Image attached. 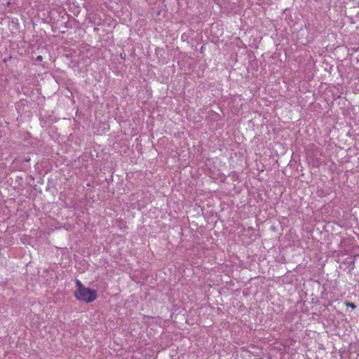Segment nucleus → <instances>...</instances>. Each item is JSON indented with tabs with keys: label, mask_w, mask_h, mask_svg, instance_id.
Masks as SVG:
<instances>
[{
	"label": "nucleus",
	"mask_w": 359,
	"mask_h": 359,
	"mask_svg": "<svg viewBox=\"0 0 359 359\" xmlns=\"http://www.w3.org/2000/svg\"><path fill=\"white\" fill-rule=\"evenodd\" d=\"M77 290L75 291V297L79 301L92 302L97 298V292L94 290L86 287L80 280H76Z\"/></svg>",
	"instance_id": "obj_1"
},
{
	"label": "nucleus",
	"mask_w": 359,
	"mask_h": 359,
	"mask_svg": "<svg viewBox=\"0 0 359 359\" xmlns=\"http://www.w3.org/2000/svg\"><path fill=\"white\" fill-rule=\"evenodd\" d=\"M345 304H346V306L351 307L353 309L356 307L355 304L354 303H352V302H346Z\"/></svg>",
	"instance_id": "obj_2"
},
{
	"label": "nucleus",
	"mask_w": 359,
	"mask_h": 359,
	"mask_svg": "<svg viewBox=\"0 0 359 359\" xmlns=\"http://www.w3.org/2000/svg\"><path fill=\"white\" fill-rule=\"evenodd\" d=\"M36 60H39V61H41L42 60V56H41V55L38 56Z\"/></svg>",
	"instance_id": "obj_3"
}]
</instances>
